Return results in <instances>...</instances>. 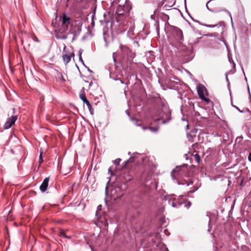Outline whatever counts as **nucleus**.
I'll return each mask as SVG.
<instances>
[{
    "label": "nucleus",
    "instance_id": "43",
    "mask_svg": "<svg viewBox=\"0 0 251 251\" xmlns=\"http://www.w3.org/2000/svg\"><path fill=\"white\" fill-rule=\"evenodd\" d=\"M91 25H92V26L94 25V21L93 20H92V22H91Z\"/></svg>",
    "mask_w": 251,
    "mask_h": 251
},
{
    "label": "nucleus",
    "instance_id": "6",
    "mask_svg": "<svg viewBox=\"0 0 251 251\" xmlns=\"http://www.w3.org/2000/svg\"><path fill=\"white\" fill-rule=\"evenodd\" d=\"M182 197V196H180L178 200H176V199L174 198V195H167L164 197L163 199L165 201H168V204L171 205L173 207L178 208L181 205L183 204L182 202L179 201Z\"/></svg>",
    "mask_w": 251,
    "mask_h": 251
},
{
    "label": "nucleus",
    "instance_id": "10",
    "mask_svg": "<svg viewBox=\"0 0 251 251\" xmlns=\"http://www.w3.org/2000/svg\"><path fill=\"white\" fill-rule=\"evenodd\" d=\"M173 34L177 40L180 41L183 38L182 31L178 28L176 27H174Z\"/></svg>",
    "mask_w": 251,
    "mask_h": 251
},
{
    "label": "nucleus",
    "instance_id": "28",
    "mask_svg": "<svg viewBox=\"0 0 251 251\" xmlns=\"http://www.w3.org/2000/svg\"><path fill=\"white\" fill-rule=\"evenodd\" d=\"M42 151L40 152V154L39 156V164H41L43 162V157H42Z\"/></svg>",
    "mask_w": 251,
    "mask_h": 251
},
{
    "label": "nucleus",
    "instance_id": "52",
    "mask_svg": "<svg viewBox=\"0 0 251 251\" xmlns=\"http://www.w3.org/2000/svg\"><path fill=\"white\" fill-rule=\"evenodd\" d=\"M100 205L98 206V208L100 209Z\"/></svg>",
    "mask_w": 251,
    "mask_h": 251
},
{
    "label": "nucleus",
    "instance_id": "50",
    "mask_svg": "<svg viewBox=\"0 0 251 251\" xmlns=\"http://www.w3.org/2000/svg\"><path fill=\"white\" fill-rule=\"evenodd\" d=\"M143 129L144 130H145V129H147V128H146V127H143Z\"/></svg>",
    "mask_w": 251,
    "mask_h": 251
},
{
    "label": "nucleus",
    "instance_id": "27",
    "mask_svg": "<svg viewBox=\"0 0 251 251\" xmlns=\"http://www.w3.org/2000/svg\"><path fill=\"white\" fill-rule=\"evenodd\" d=\"M149 129L152 132H156L158 130V127H149Z\"/></svg>",
    "mask_w": 251,
    "mask_h": 251
},
{
    "label": "nucleus",
    "instance_id": "21",
    "mask_svg": "<svg viewBox=\"0 0 251 251\" xmlns=\"http://www.w3.org/2000/svg\"><path fill=\"white\" fill-rule=\"evenodd\" d=\"M59 235H60V236L63 237H64L65 238H68V239H70L71 238V236L66 235V234H65V232L64 231H63V230H61L60 231Z\"/></svg>",
    "mask_w": 251,
    "mask_h": 251
},
{
    "label": "nucleus",
    "instance_id": "8",
    "mask_svg": "<svg viewBox=\"0 0 251 251\" xmlns=\"http://www.w3.org/2000/svg\"><path fill=\"white\" fill-rule=\"evenodd\" d=\"M17 120V116L16 115H13L8 118L4 124V129H7L10 128L13 124L15 123Z\"/></svg>",
    "mask_w": 251,
    "mask_h": 251
},
{
    "label": "nucleus",
    "instance_id": "35",
    "mask_svg": "<svg viewBox=\"0 0 251 251\" xmlns=\"http://www.w3.org/2000/svg\"><path fill=\"white\" fill-rule=\"evenodd\" d=\"M103 39H104V41L105 42V46H106V47H107L108 46V44H107L106 38H105V37L104 36Z\"/></svg>",
    "mask_w": 251,
    "mask_h": 251
},
{
    "label": "nucleus",
    "instance_id": "46",
    "mask_svg": "<svg viewBox=\"0 0 251 251\" xmlns=\"http://www.w3.org/2000/svg\"><path fill=\"white\" fill-rule=\"evenodd\" d=\"M132 31H133L132 28H130V29H129V31L131 32Z\"/></svg>",
    "mask_w": 251,
    "mask_h": 251
},
{
    "label": "nucleus",
    "instance_id": "36",
    "mask_svg": "<svg viewBox=\"0 0 251 251\" xmlns=\"http://www.w3.org/2000/svg\"><path fill=\"white\" fill-rule=\"evenodd\" d=\"M219 40H220V41H222V42H224V44H225L226 47L227 46V44H226V41H224L223 39L221 38V39H219Z\"/></svg>",
    "mask_w": 251,
    "mask_h": 251
},
{
    "label": "nucleus",
    "instance_id": "55",
    "mask_svg": "<svg viewBox=\"0 0 251 251\" xmlns=\"http://www.w3.org/2000/svg\"><path fill=\"white\" fill-rule=\"evenodd\" d=\"M151 18L152 19H153V16H152V15H151Z\"/></svg>",
    "mask_w": 251,
    "mask_h": 251
},
{
    "label": "nucleus",
    "instance_id": "5",
    "mask_svg": "<svg viewBox=\"0 0 251 251\" xmlns=\"http://www.w3.org/2000/svg\"><path fill=\"white\" fill-rule=\"evenodd\" d=\"M81 31V26L77 21H72L70 26L68 33L73 35L72 42L75 39Z\"/></svg>",
    "mask_w": 251,
    "mask_h": 251
},
{
    "label": "nucleus",
    "instance_id": "34",
    "mask_svg": "<svg viewBox=\"0 0 251 251\" xmlns=\"http://www.w3.org/2000/svg\"><path fill=\"white\" fill-rule=\"evenodd\" d=\"M248 93H249V97H250V99L251 100V93H250V88H249V85H248Z\"/></svg>",
    "mask_w": 251,
    "mask_h": 251
},
{
    "label": "nucleus",
    "instance_id": "3",
    "mask_svg": "<svg viewBox=\"0 0 251 251\" xmlns=\"http://www.w3.org/2000/svg\"><path fill=\"white\" fill-rule=\"evenodd\" d=\"M171 120V112L168 106H163L159 113V117L154 119L155 122L162 121V124L168 123Z\"/></svg>",
    "mask_w": 251,
    "mask_h": 251
},
{
    "label": "nucleus",
    "instance_id": "19",
    "mask_svg": "<svg viewBox=\"0 0 251 251\" xmlns=\"http://www.w3.org/2000/svg\"><path fill=\"white\" fill-rule=\"evenodd\" d=\"M82 52H83V50L80 49L79 50V52H78L79 60L81 63V64L85 67L86 65H85L84 62V61L82 59V56H81Z\"/></svg>",
    "mask_w": 251,
    "mask_h": 251
},
{
    "label": "nucleus",
    "instance_id": "49",
    "mask_svg": "<svg viewBox=\"0 0 251 251\" xmlns=\"http://www.w3.org/2000/svg\"><path fill=\"white\" fill-rule=\"evenodd\" d=\"M207 36H210V37H212V36H213V35H211V34L208 35Z\"/></svg>",
    "mask_w": 251,
    "mask_h": 251
},
{
    "label": "nucleus",
    "instance_id": "29",
    "mask_svg": "<svg viewBox=\"0 0 251 251\" xmlns=\"http://www.w3.org/2000/svg\"><path fill=\"white\" fill-rule=\"evenodd\" d=\"M190 18L191 19L195 22L196 23H198V24H199L200 25H201V23L198 20H196L195 19H194L193 17H192L191 16H190Z\"/></svg>",
    "mask_w": 251,
    "mask_h": 251
},
{
    "label": "nucleus",
    "instance_id": "53",
    "mask_svg": "<svg viewBox=\"0 0 251 251\" xmlns=\"http://www.w3.org/2000/svg\"><path fill=\"white\" fill-rule=\"evenodd\" d=\"M100 205L98 206V208L100 209Z\"/></svg>",
    "mask_w": 251,
    "mask_h": 251
},
{
    "label": "nucleus",
    "instance_id": "17",
    "mask_svg": "<svg viewBox=\"0 0 251 251\" xmlns=\"http://www.w3.org/2000/svg\"><path fill=\"white\" fill-rule=\"evenodd\" d=\"M80 99L83 101L84 103H85L86 105H88L90 104L89 101L86 99V96L84 94H80L79 96Z\"/></svg>",
    "mask_w": 251,
    "mask_h": 251
},
{
    "label": "nucleus",
    "instance_id": "23",
    "mask_svg": "<svg viewBox=\"0 0 251 251\" xmlns=\"http://www.w3.org/2000/svg\"><path fill=\"white\" fill-rule=\"evenodd\" d=\"M87 107H88V108L89 110V112L90 113V114L91 115H93L94 114V110H93V107H92V105L91 104V103L89 104L88 105H87Z\"/></svg>",
    "mask_w": 251,
    "mask_h": 251
},
{
    "label": "nucleus",
    "instance_id": "9",
    "mask_svg": "<svg viewBox=\"0 0 251 251\" xmlns=\"http://www.w3.org/2000/svg\"><path fill=\"white\" fill-rule=\"evenodd\" d=\"M62 28L64 29L65 28H68L69 25H71V18L70 17L66 14H63L62 16Z\"/></svg>",
    "mask_w": 251,
    "mask_h": 251
},
{
    "label": "nucleus",
    "instance_id": "44",
    "mask_svg": "<svg viewBox=\"0 0 251 251\" xmlns=\"http://www.w3.org/2000/svg\"><path fill=\"white\" fill-rule=\"evenodd\" d=\"M164 250H165V251H169L168 249L165 246L164 247Z\"/></svg>",
    "mask_w": 251,
    "mask_h": 251
},
{
    "label": "nucleus",
    "instance_id": "45",
    "mask_svg": "<svg viewBox=\"0 0 251 251\" xmlns=\"http://www.w3.org/2000/svg\"><path fill=\"white\" fill-rule=\"evenodd\" d=\"M128 155H130V156H131L132 155V153H131V152L129 151V152H128Z\"/></svg>",
    "mask_w": 251,
    "mask_h": 251
},
{
    "label": "nucleus",
    "instance_id": "40",
    "mask_svg": "<svg viewBox=\"0 0 251 251\" xmlns=\"http://www.w3.org/2000/svg\"><path fill=\"white\" fill-rule=\"evenodd\" d=\"M105 194L107 195L108 194V187L107 186L105 187Z\"/></svg>",
    "mask_w": 251,
    "mask_h": 251
},
{
    "label": "nucleus",
    "instance_id": "51",
    "mask_svg": "<svg viewBox=\"0 0 251 251\" xmlns=\"http://www.w3.org/2000/svg\"><path fill=\"white\" fill-rule=\"evenodd\" d=\"M66 48V46H65L64 47V49H63L64 50H65Z\"/></svg>",
    "mask_w": 251,
    "mask_h": 251
},
{
    "label": "nucleus",
    "instance_id": "61",
    "mask_svg": "<svg viewBox=\"0 0 251 251\" xmlns=\"http://www.w3.org/2000/svg\"><path fill=\"white\" fill-rule=\"evenodd\" d=\"M76 67L78 69V66L76 65Z\"/></svg>",
    "mask_w": 251,
    "mask_h": 251
},
{
    "label": "nucleus",
    "instance_id": "7",
    "mask_svg": "<svg viewBox=\"0 0 251 251\" xmlns=\"http://www.w3.org/2000/svg\"><path fill=\"white\" fill-rule=\"evenodd\" d=\"M197 92L199 97L202 100L208 102L209 100L205 98L204 93L206 92L207 90L202 84H199L197 87Z\"/></svg>",
    "mask_w": 251,
    "mask_h": 251
},
{
    "label": "nucleus",
    "instance_id": "15",
    "mask_svg": "<svg viewBox=\"0 0 251 251\" xmlns=\"http://www.w3.org/2000/svg\"><path fill=\"white\" fill-rule=\"evenodd\" d=\"M71 55L68 54H63L62 55L63 60L66 64H67L71 61Z\"/></svg>",
    "mask_w": 251,
    "mask_h": 251
},
{
    "label": "nucleus",
    "instance_id": "59",
    "mask_svg": "<svg viewBox=\"0 0 251 251\" xmlns=\"http://www.w3.org/2000/svg\"><path fill=\"white\" fill-rule=\"evenodd\" d=\"M242 70H243V69H242ZM243 71H244V70H243ZM243 73H244V74L245 75V73L244 72H243Z\"/></svg>",
    "mask_w": 251,
    "mask_h": 251
},
{
    "label": "nucleus",
    "instance_id": "31",
    "mask_svg": "<svg viewBox=\"0 0 251 251\" xmlns=\"http://www.w3.org/2000/svg\"><path fill=\"white\" fill-rule=\"evenodd\" d=\"M222 11H224L227 12V13L228 14L229 16H230V17L231 19L232 20V16H231V13H230L229 11H227V10H226V9H223V10H222Z\"/></svg>",
    "mask_w": 251,
    "mask_h": 251
},
{
    "label": "nucleus",
    "instance_id": "47",
    "mask_svg": "<svg viewBox=\"0 0 251 251\" xmlns=\"http://www.w3.org/2000/svg\"><path fill=\"white\" fill-rule=\"evenodd\" d=\"M238 139H242V138L241 137H238V138H236V140H237Z\"/></svg>",
    "mask_w": 251,
    "mask_h": 251
},
{
    "label": "nucleus",
    "instance_id": "11",
    "mask_svg": "<svg viewBox=\"0 0 251 251\" xmlns=\"http://www.w3.org/2000/svg\"><path fill=\"white\" fill-rule=\"evenodd\" d=\"M121 51L125 56H127L130 58L134 57V54L131 50L126 46H121Z\"/></svg>",
    "mask_w": 251,
    "mask_h": 251
},
{
    "label": "nucleus",
    "instance_id": "37",
    "mask_svg": "<svg viewBox=\"0 0 251 251\" xmlns=\"http://www.w3.org/2000/svg\"><path fill=\"white\" fill-rule=\"evenodd\" d=\"M248 159L251 162V152L249 155Z\"/></svg>",
    "mask_w": 251,
    "mask_h": 251
},
{
    "label": "nucleus",
    "instance_id": "20",
    "mask_svg": "<svg viewBox=\"0 0 251 251\" xmlns=\"http://www.w3.org/2000/svg\"><path fill=\"white\" fill-rule=\"evenodd\" d=\"M201 184H198L193 186V189L190 190L188 193H193L196 192L200 187Z\"/></svg>",
    "mask_w": 251,
    "mask_h": 251
},
{
    "label": "nucleus",
    "instance_id": "57",
    "mask_svg": "<svg viewBox=\"0 0 251 251\" xmlns=\"http://www.w3.org/2000/svg\"><path fill=\"white\" fill-rule=\"evenodd\" d=\"M172 176L173 179H174V176L172 175Z\"/></svg>",
    "mask_w": 251,
    "mask_h": 251
},
{
    "label": "nucleus",
    "instance_id": "22",
    "mask_svg": "<svg viewBox=\"0 0 251 251\" xmlns=\"http://www.w3.org/2000/svg\"><path fill=\"white\" fill-rule=\"evenodd\" d=\"M182 202H183V204H185V206L187 208H189L191 206L192 203L189 201H186Z\"/></svg>",
    "mask_w": 251,
    "mask_h": 251
},
{
    "label": "nucleus",
    "instance_id": "58",
    "mask_svg": "<svg viewBox=\"0 0 251 251\" xmlns=\"http://www.w3.org/2000/svg\"><path fill=\"white\" fill-rule=\"evenodd\" d=\"M245 80L247 81V77H245Z\"/></svg>",
    "mask_w": 251,
    "mask_h": 251
},
{
    "label": "nucleus",
    "instance_id": "56",
    "mask_svg": "<svg viewBox=\"0 0 251 251\" xmlns=\"http://www.w3.org/2000/svg\"><path fill=\"white\" fill-rule=\"evenodd\" d=\"M163 219H161V222H162V223H163V222H162V221H163Z\"/></svg>",
    "mask_w": 251,
    "mask_h": 251
},
{
    "label": "nucleus",
    "instance_id": "2",
    "mask_svg": "<svg viewBox=\"0 0 251 251\" xmlns=\"http://www.w3.org/2000/svg\"><path fill=\"white\" fill-rule=\"evenodd\" d=\"M201 37H198L192 40L190 43L191 47L187 48L186 46H182L180 49L181 54L183 57V62H188L191 61L194 57L193 47L200 42Z\"/></svg>",
    "mask_w": 251,
    "mask_h": 251
},
{
    "label": "nucleus",
    "instance_id": "1",
    "mask_svg": "<svg viewBox=\"0 0 251 251\" xmlns=\"http://www.w3.org/2000/svg\"><path fill=\"white\" fill-rule=\"evenodd\" d=\"M140 159L142 160L141 163L145 167L146 169L150 170L148 172L144 171L141 176V181L145 183L146 186H148L151 183V181L150 182L152 175V172L151 170H152V167L153 166L151 162H149L148 157H144L137 152L133 153L130 157L125 162V166L129 163L134 162L136 160H137V161H139Z\"/></svg>",
    "mask_w": 251,
    "mask_h": 251
},
{
    "label": "nucleus",
    "instance_id": "4",
    "mask_svg": "<svg viewBox=\"0 0 251 251\" xmlns=\"http://www.w3.org/2000/svg\"><path fill=\"white\" fill-rule=\"evenodd\" d=\"M126 188L125 183L115 185L111 191L112 198L115 200L120 199L124 195V191Z\"/></svg>",
    "mask_w": 251,
    "mask_h": 251
},
{
    "label": "nucleus",
    "instance_id": "39",
    "mask_svg": "<svg viewBox=\"0 0 251 251\" xmlns=\"http://www.w3.org/2000/svg\"><path fill=\"white\" fill-rule=\"evenodd\" d=\"M181 167V166H177L176 168V169L174 171H178V170L179 169V168Z\"/></svg>",
    "mask_w": 251,
    "mask_h": 251
},
{
    "label": "nucleus",
    "instance_id": "14",
    "mask_svg": "<svg viewBox=\"0 0 251 251\" xmlns=\"http://www.w3.org/2000/svg\"><path fill=\"white\" fill-rule=\"evenodd\" d=\"M49 177H46L44 179L42 183L40 186V189L42 192H45L47 190L48 186L49 185Z\"/></svg>",
    "mask_w": 251,
    "mask_h": 251
},
{
    "label": "nucleus",
    "instance_id": "24",
    "mask_svg": "<svg viewBox=\"0 0 251 251\" xmlns=\"http://www.w3.org/2000/svg\"><path fill=\"white\" fill-rule=\"evenodd\" d=\"M195 159L197 162L199 164L200 162V156L198 153H196L194 155Z\"/></svg>",
    "mask_w": 251,
    "mask_h": 251
},
{
    "label": "nucleus",
    "instance_id": "42",
    "mask_svg": "<svg viewBox=\"0 0 251 251\" xmlns=\"http://www.w3.org/2000/svg\"><path fill=\"white\" fill-rule=\"evenodd\" d=\"M126 112L127 114V115L130 118V116L129 113L128 112V111L126 110Z\"/></svg>",
    "mask_w": 251,
    "mask_h": 251
},
{
    "label": "nucleus",
    "instance_id": "38",
    "mask_svg": "<svg viewBox=\"0 0 251 251\" xmlns=\"http://www.w3.org/2000/svg\"><path fill=\"white\" fill-rule=\"evenodd\" d=\"M85 67L87 69V70L90 72L91 73H92L93 72L88 67H87L86 66H85Z\"/></svg>",
    "mask_w": 251,
    "mask_h": 251
},
{
    "label": "nucleus",
    "instance_id": "25",
    "mask_svg": "<svg viewBox=\"0 0 251 251\" xmlns=\"http://www.w3.org/2000/svg\"><path fill=\"white\" fill-rule=\"evenodd\" d=\"M130 120L133 121V123L137 126H140V125L138 124V120L134 118L130 117Z\"/></svg>",
    "mask_w": 251,
    "mask_h": 251
},
{
    "label": "nucleus",
    "instance_id": "48",
    "mask_svg": "<svg viewBox=\"0 0 251 251\" xmlns=\"http://www.w3.org/2000/svg\"><path fill=\"white\" fill-rule=\"evenodd\" d=\"M12 110H13V113H15V108H13Z\"/></svg>",
    "mask_w": 251,
    "mask_h": 251
},
{
    "label": "nucleus",
    "instance_id": "16",
    "mask_svg": "<svg viewBox=\"0 0 251 251\" xmlns=\"http://www.w3.org/2000/svg\"><path fill=\"white\" fill-rule=\"evenodd\" d=\"M195 180H189L187 181L186 180H184L182 182H179L177 181V184L178 185H186L187 186H190L194 184Z\"/></svg>",
    "mask_w": 251,
    "mask_h": 251
},
{
    "label": "nucleus",
    "instance_id": "33",
    "mask_svg": "<svg viewBox=\"0 0 251 251\" xmlns=\"http://www.w3.org/2000/svg\"><path fill=\"white\" fill-rule=\"evenodd\" d=\"M113 79L115 80H119L122 84H124V82L122 80H121L120 78H113Z\"/></svg>",
    "mask_w": 251,
    "mask_h": 251
},
{
    "label": "nucleus",
    "instance_id": "41",
    "mask_svg": "<svg viewBox=\"0 0 251 251\" xmlns=\"http://www.w3.org/2000/svg\"><path fill=\"white\" fill-rule=\"evenodd\" d=\"M108 172H109V173H110L111 175H112V170H111V168H109V169H108Z\"/></svg>",
    "mask_w": 251,
    "mask_h": 251
},
{
    "label": "nucleus",
    "instance_id": "30",
    "mask_svg": "<svg viewBox=\"0 0 251 251\" xmlns=\"http://www.w3.org/2000/svg\"><path fill=\"white\" fill-rule=\"evenodd\" d=\"M232 106L235 107L240 113H243L244 112L243 111L241 110L237 106H235V105H232Z\"/></svg>",
    "mask_w": 251,
    "mask_h": 251
},
{
    "label": "nucleus",
    "instance_id": "26",
    "mask_svg": "<svg viewBox=\"0 0 251 251\" xmlns=\"http://www.w3.org/2000/svg\"><path fill=\"white\" fill-rule=\"evenodd\" d=\"M121 161V159L120 158H117L116 160L113 161V163L116 165H119Z\"/></svg>",
    "mask_w": 251,
    "mask_h": 251
},
{
    "label": "nucleus",
    "instance_id": "12",
    "mask_svg": "<svg viewBox=\"0 0 251 251\" xmlns=\"http://www.w3.org/2000/svg\"><path fill=\"white\" fill-rule=\"evenodd\" d=\"M65 29L60 28L58 32L55 34V38L57 39L65 40L68 38V33H65Z\"/></svg>",
    "mask_w": 251,
    "mask_h": 251
},
{
    "label": "nucleus",
    "instance_id": "60",
    "mask_svg": "<svg viewBox=\"0 0 251 251\" xmlns=\"http://www.w3.org/2000/svg\"><path fill=\"white\" fill-rule=\"evenodd\" d=\"M226 80H227V81H228V78H227V77H226Z\"/></svg>",
    "mask_w": 251,
    "mask_h": 251
},
{
    "label": "nucleus",
    "instance_id": "18",
    "mask_svg": "<svg viewBox=\"0 0 251 251\" xmlns=\"http://www.w3.org/2000/svg\"><path fill=\"white\" fill-rule=\"evenodd\" d=\"M223 24V22H219L218 25H206V24L201 23V25L207 27L212 28V27H216L218 25H221Z\"/></svg>",
    "mask_w": 251,
    "mask_h": 251
},
{
    "label": "nucleus",
    "instance_id": "13",
    "mask_svg": "<svg viewBox=\"0 0 251 251\" xmlns=\"http://www.w3.org/2000/svg\"><path fill=\"white\" fill-rule=\"evenodd\" d=\"M128 10L126 6H119L116 10V14L118 16H124L128 13Z\"/></svg>",
    "mask_w": 251,
    "mask_h": 251
},
{
    "label": "nucleus",
    "instance_id": "62",
    "mask_svg": "<svg viewBox=\"0 0 251 251\" xmlns=\"http://www.w3.org/2000/svg\"><path fill=\"white\" fill-rule=\"evenodd\" d=\"M72 56H74V53L72 54Z\"/></svg>",
    "mask_w": 251,
    "mask_h": 251
},
{
    "label": "nucleus",
    "instance_id": "54",
    "mask_svg": "<svg viewBox=\"0 0 251 251\" xmlns=\"http://www.w3.org/2000/svg\"><path fill=\"white\" fill-rule=\"evenodd\" d=\"M91 84H92V83H90L89 84V87H90V86H91Z\"/></svg>",
    "mask_w": 251,
    "mask_h": 251
},
{
    "label": "nucleus",
    "instance_id": "32",
    "mask_svg": "<svg viewBox=\"0 0 251 251\" xmlns=\"http://www.w3.org/2000/svg\"><path fill=\"white\" fill-rule=\"evenodd\" d=\"M210 220L209 219V223H208V231H209V232L210 231L211 228V226H210Z\"/></svg>",
    "mask_w": 251,
    "mask_h": 251
}]
</instances>
